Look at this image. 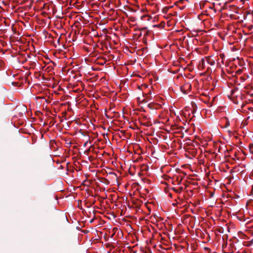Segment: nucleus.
I'll return each mask as SVG.
<instances>
[{"instance_id":"f03ea898","label":"nucleus","mask_w":253,"mask_h":253,"mask_svg":"<svg viewBox=\"0 0 253 253\" xmlns=\"http://www.w3.org/2000/svg\"><path fill=\"white\" fill-rule=\"evenodd\" d=\"M152 97H153L151 94H146V97L143 99L142 101L145 102H147L148 101H150L152 98Z\"/></svg>"},{"instance_id":"f257e3e1","label":"nucleus","mask_w":253,"mask_h":253,"mask_svg":"<svg viewBox=\"0 0 253 253\" xmlns=\"http://www.w3.org/2000/svg\"><path fill=\"white\" fill-rule=\"evenodd\" d=\"M190 86L191 85L187 83L181 87V90L183 92L186 93V90L190 89Z\"/></svg>"},{"instance_id":"20e7f679","label":"nucleus","mask_w":253,"mask_h":253,"mask_svg":"<svg viewBox=\"0 0 253 253\" xmlns=\"http://www.w3.org/2000/svg\"><path fill=\"white\" fill-rule=\"evenodd\" d=\"M249 149L251 153L253 154V144H250L249 146Z\"/></svg>"},{"instance_id":"7ed1b4c3","label":"nucleus","mask_w":253,"mask_h":253,"mask_svg":"<svg viewBox=\"0 0 253 253\" xmlns=\"http://www.w3.org/2000/svg\"><path fill=\"white\" fill-rule=\"evenodd\" d=\"M239 94H240V92L238 90H235L232 91V95L233 97L235 96L237 97Z\"/></svg>"}]
</instances>
